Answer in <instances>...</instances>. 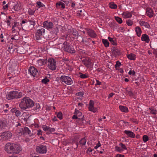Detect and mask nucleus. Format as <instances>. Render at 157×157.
Wrapping results in <instances>:
<instances>
[{
	"mask_svg": "<svg viewBox=\"0 0 157 157\" xmlns=\"http://www.w3.org/2000/svg\"><path fill=\"white\" fill-rule=\"evenodd\" d=\"M15 114L16 116L18 117L21 115V112L19 110H17L15 112Z\"/></svg>",
	"mask_w": 157,
	"mask_h": 157,
	"instance_id": "864d4df0",
	"label": "nucleus"
},
{
	"mask_svg": "<svg viewBox=\"0 0 157 157\" xmlns=\"http://www.w3.org/2000/svg\"><path fill=\"white\" fill-rule=\"evenodd\" d=\"M6 127L7 124L6 121H0V131L5 129Z\"/></svg>",
	"mask_w": 157,
	"mask_h": 157,
	"instance_id": "a211bd4d",
	"label": "nucleus"
},
{
	"mask_svg": "<svg viewBox=\"0 0 157 157\" xmlns=\"http://www.w3.org/2000/svg\"><path fill=\"white\" fill-rule=\"evenodd\" d=\"M88 77L86 74H83L81 73H80V75L79 76V77L82 78H87Z\"/></svg>",
	"mask_w": 157,
	"mask_h": 157,
	"instance_id": "8fccbe9b",
	"label": "nucleus"
},
{
	"mask_svg": "<svg viewBox=\"0 0 157 157\" xmlns=\"http://www.w3.org/2000/svg\"><path fill=\"white\" fill-rule=\"evenodd\" d=\"M29 72L30 73L31 75L35 76L38 72V71L34 67L31 66L29 69Z\"/></svg>",
	"mask_w": 157,
	"mask_h": 157,
	"instance_id": "ddd939ff",
	"label": "nucleus"
},
{
	"mask_svg": "<svg viewBox=\"0 0 157 157\" xmlns=\"http://www.w3.org/2000/svg\"><path fill=\"white\" fill-rule=\"evenodd\" d=\"M143 139L144 142H146L148 140V137L147 135H144L143 136Z\"/></svg>",
	"mask_w": 157,
	"mask_h": 157,
	"instance_id": "ea45409f",
	"label": "nucleus"
},
{
	"mask_svg": "<svg viewBox=\"0 0 157 157\" xmlns=\"http://www.w3.org/2000/svg\"><path fill=\"white\" fill-rule=\"evenodd\" d=\"M50 127H48L47 126H45L44 128V131H48L49 132V129L50 128Z\"/></svg>",
	"mask_w": 157,
	"mask_h": 157,
	"instance_id": "680f3d73",
	"label": "nucleus"
},
{
	"mask_svg": "<svg viewBox=\"0 0 157 157\" xmlns=\"http://www.w3.org/2000/svg\"><path fill=\"white\" fill-rule=\"evenodd\" d=\"M124 15L126 18H129L131 17L132 15L131 13H124Z\"/></svg>",
	"mask_w": 157,
	"mask_h": 157,
	"instance_id": "c03bdc74",
	"label": "nucleus"
},
{
	"mask_svg": "<svg viewBox=\"0 0 157 157\" xmlns=\"http://www.w3.org/2000/svg\"><path fill=\"white\" fill-rule=\"evenodd\" d=\"M33 105L34 102L32 100L29 98L24 97L19 104V107L21 109L25 110L28 108H31Z\"/></svg>",
	"mask_w": 157,
	"mask_h": 157,
	"instance_id": "f257e3e1",
	"label": "nucleus"
},
{
	"mask_svg": "<svg viewBox=\"0 0 157 157\" xmlns=\"http://www.w3.org/2000/svg\"><path fill=\"white\" fill-rule=\"evenodd\" d=\"M94 101L93 100H90L89 103V110L90 111L95 112L97 111V109L94 107Z\"/></svg>",
	"mask_w": 157,
	"mask_h": 157,
	"instance_id": "4468645a",
	"label": "nucleus"
},
{
	"mask_svg": "<svg viewBox=\"0 0 157 157\" xmlns=\"http://www.w3.org/2000/svg\"><path fill=\"white\" fill-rule=\"evenodd\" d=\"M101 146V144L99 141H98V143L94 147V148L96 149L98 148V147Z\"/></svg>",
	"mask_w": 157,
	"mask_h": 157,
	"instance_id": "bf43d9fd",
	"label": "nucleus"
},
{
	"mask_svg": "<svg viewBox=\"0 0 157 157\" xmlns=\"http://www.w3.org/2000/svg\"><path fill=\"white\" fill-rule=\"evenodd\" d=\"M96 83L95 84V86H97L98 85H100L101 84V82H99L98 80H96Z\"/></svg>",
	"mask_w": 157,
	"mask_h": 157,
	"instance_id": "69168bd1",
	"label": "nucleus"
},
{
	"mask_svg": "<svg viewBox=\"0 0 157 157\" xmlns=\"http://www.w3.org/2000/svg\"><path fill=\"white\" fill-rule=\"evenodd\" d=\"M108 39L111 43L114 45H117V43L116 42V39L114 40L113 38H112L109 36L108 37Z\"/></svg>",
	"mask_w": 157,
	"mask_h": 157,
	"instance_id": "c85d7f7f",
	"label": "nucleus"
},
{
	"mask_svg": "<svg viewBox=\"0 0 157 157\" xmlns=\"http://www.w3.org/2000/svg\"><path fill=\"white\" fill-rule=\"evenodd\" d=\"M22 130L20 131V132L19 133H21V135H25L27 134H28L31 135V132L29 128L27 127H25L24 128H21Z\"/></svg>",
	"mask_w": 157,
	"mask_h": 157,
	"instance_id": "9d476101",
	"label": "nucleus"
},
{
	"mask_svg": "<svg viewBox=\"0 0 157 157\" xmlns=\"http://www.w3.org/2000/svg\"><path fill=\"white\" fill-rule=\"evenodd\" d=\"M141 40L142 41H144L148 43L149 41V39L148 36L146 34H144L142 35L141 37Z\"/></svg>",
	"mask_w": 157,
	"mask_h": 157,
	"instance_id": "aec40b11",
	"label": "nucleus"
},
{
	"mask_svg": "<svg viewBox=\"0 0 157 157\" xmlns=\"http://www.w3.org/2000/svg\"><path fill=\"white\" fill-rule=\"evenodd\" d=\"M60 78L62 82H64L67 85H70L72 84V80L69 77L66 76H62L60 77Z\"/></svg>",
	"mask_w": 157,
	"mask_h": 157,
	"instance_id": "0eeeda50",
	"label": "nucleus"
},
{
	"mask_svg": "<svg viewBox=\"0 0 157 157\" xmlns=\"http://www.w3.org/2000/svg\"><path fill=\"white\" fill-rule=\"evenodd\" d=\"M116 157H124V155L121 154H117L116 155Z\"/></svg>",
	"mask_w": 157,
	"mask_h": 157,
	"instance_id": "774afa93",
	"label": "nucleus"
},
{
	"mask_svg": "<svg viewBox=\"0 0 157 157\" xmlns=\"http://www.w3.org/2000/svg\"><path fill=\"white\" fill-rule=\"evenodd\" d=\"M135 73H136L133 70V71L130 70L129 71V72H128V74L129 75H135Z\"/></svg>",
	"mask_w": 157,
	"mask_h": 157,
	"instance_id": "4d7b16f0",
	"label": "nucleus"
},
{
	"mask_svg": "<svg viewBox=\"0 0 157 157\" xmlns=\"http://www.w3.org/2000/svg\"><path fill=\"white\" fill-rule=\"evenodd\" d=\"M48 65L50 69L54 70L56 69V61L53 58H49L48 60Z\"/></svg>",
	"mask_w": 157,
	"mask_h": 157,
	"instance_id": "39448f33",
	"label": "nucleus"
},
{
	"mask_svg": "<svg viewBox=\"0 0 157 157\" xmlns=\"http://www.w3.org/2000/svg\"><path fill=\"white\" fill-rule=\"evenodd\" d=\"M139 23L141 25H144L147 28L150 27V25L147 22L143 21H140L139 22Z\"/></svg>",
	"mask_w": 157,
	"mask_h": 157,
	"instance_id": "bb28decb",
	"label": "nucleus"
},
{
	"mask_svg": "<svg viewBox=\"0 0 157 157\" xmlns=\"http://www.w3.org/2000/svg\"><path fill=\"white\" fill-rule=\"evenodd\" d=\"M119 109L122 112L127 113L128 111V108L126 106L120 105Z\"/></svg>",
	"mask_w": 157,
	"mask_h": 157,
	"instance_id": "b1692460",
	"label": "nucleus"
},
{
	"mask_svg": "<svg viewBox=\"0 0 157 157\" xmlns=\"http://www.w3.org/2000/svg\"><path fill=\"white\" fill-rule=\"evenodd\" d=\"M71 34L75 37L79 34L78 32L75 29H73L71 31Z\"/></svg>",
	"mask_w": 157,
	"mask_h": 157,
	"instance_id": "7c9ffc66",
	"label": "nucleus"
},
{
	"mask_svg": "<svg viewBox=\"0 0 157 157\" xmlns=\"http://www.w3.org/2000/svg\"><path fill=\"white\" fill-rule=\"evenodd\" d=\"M146 13L147 15L149 17H151L153 16V12L150 8H147L146 9Z\"/></svg>",
	"mask_w": 157,
	"mask_h": 157,
	"instance_id": "6ab92c4d",
	"label": "nucleus"
},
{
	"mask_svg": "<svg viewBox=\"0 0 157 157\" xmlns=\"http://www.w3.org/2000/svg\"><path fill=\"white\" fill-rule=\"evenodd\" d=\"M119 146L121 147V149H122L123 150V149H125V150L127 149V148L126 147V146H125V145L124 144H122V143H120L119 144Z\"/></svg>",
	"mask_w": 157,
	"mask_h": 157,
	"instance_id": "de8ad7c7",
	"label": "nucleus"
},
{
	"mask_svg": "<svg viewBox=\"0 0 157 157\" xmlns=\"http://www.w3.org/2000/svg\"><path fill=\"white\" fill-rule=\"evenodd\" d=\"M34 108L32 110L33 112H34L35 113H37L39 112V109L40 107V105L39 104L36 103L35 104H34Z\"/></svg>",
	"mask_w": 157,
	"mask_h": 157,
	"instance_id": "412c9836",
	"label": "nucleus"
},
{
	"mask_svg": "<svg viewBox=\"0 0 157 157\" xmlns=\"http://www.w3.org/2000/svg\"><path fill=\"white\" fill-rule=\"evenodd\" d=\"M57 117H58V118H59L60 120L62 119L63 118L62 113L61 112H59L57 114Z\"/></svg>",
	"mask_w": 157,
	"mask_h": 157,
	"instance_id": "a18cd8bd",
	"label": "nucleus"
},
{
	"mask_svg": "<svg viewBox=\"0 0 157 157\" xmlns=\"http://www.w3.org/2000/svg\"><path fill=\"white\" fill-rule=\"evenodd\" d=\"M14 45H12L11 46H10L9 48H8V51H9L10 52H12V51H13L14 50V49H13V50L11 51V49H12L13 48V47H14Z\"/></svg>",
	"mask_w": 157,
	"mask_h": 157,
	"instance_id": "052dcab7",
	"label": "nucleus"
},
{
	"mask_svg": "<svg viewBox=\"0 0 157 157\" xmlns=\"http://www.w3.org/2000/svg\"><path fill=\"white\" fill-rule=\"evenodd\" d=\"M63 47L65 51L71 53H75V52L73 47L69 45V44L67 42L65 41L63 43Z\"/></svg>",
	"mask_w": 157,
	"mask_h": 157,
	"instance_id": "20e7f679",
	"label": "nucleus"
},
{
	"mask_svg": "<svg viewBox=\"0 0 157 157\" xmlns=\"http://www.w3.org/2000/svg\"><path fill=\"white\" fill-rule=\"evenodd\" d=\"M76 95L77 96L81 97L83 96V94L82 92H80L77 93L76 94Z\"/></svg>",
	"mask_w": 157,
	"mask_h": 157,
	"instance_id": "e2e57ef3",
	"label": "nucleus"
},
{
	"mask_svg": "<svg viewBox=\"0 0 157 157\" xmlns=\"http://www.w3.org/2000/svg\"><path fill=\"white\" fill-rule=\"evenodd\" d=\"M115 18L117 22L119 24H121L122 22V20L121 18L118 17H115Z\"/></svg>",
	"mask_w": 157,
	"mask_h": 157,
	"instance_id": "c9c22d12",
	"label": "nucleus"
},
{
	"mask_svg": "<svg viewBox=\"0 0 157 157\" xmlns=\"http://www.w3.org/2000/svg\"><path fill=\"white\" fill-rule=\"evenodd\" d=\"M22 94L21 92H18L17 91H13L10 92L6 95V98L8 100H11L13 98H21Z\"/></svg>",
	"mask_w": 157,
	"mask_h": 157,
	"instance_id": "f03ea898",
	"label": "nucleus"
},
{
	"mask_svg": "<svg viewBox=\"0 0 157 157\" xmlns=\"http://www.w3.org/2000/svg\"><path fill=\"white\" fill-rule=\"evenodd\" d=\"M76 38L77 40L79 42H82V41H83V37L81 35L78 34V36H76Z\"/></svg>",
	"mask_w": 157,
	"mask_h": 157,
	"instance_id": "72a5a7b5",
	"label": "nucleus"
},
{
	"mask_svg": "<svg viewBox=\"0 0 157 157\" xmlns=\"http://www.w3.org/2000/svg\"><path fill=\"white\" fill-rule=\"evenodd\" d=\"M102 42L105 47H108L109 45V43L108 40L106 39H102Z\"/></svg>",
	"mask_w": 157,
	"mask_h": 157,
	"instance_id": "473e14b6",
	"label": "nucleus"
},
{
	"mask_svg": "<svg viewBox=\"0 0 157 157\" xmlns=\"http://www.w3.org/2000/svg\"><path fill=\"white\" fill-rule=\"evenodd\" d=\"M126 23L127 25L129 26H131L132 25V21L130 20L126 21Z\"/></svg>",
	"mask_w": 157,
	"mask_h": 157,
	"instance_id": "603ef678",
	"label": "nucleus"
},
{
	"mask_svg": "<svg viewBox=\"0 0 157 157\" xmlns=\"http://www.w3.org/2000/svg\"><path fill=\"white\" fill-rule=\"evenodd\" d=\"M41 36L39 34H37L36 33V39L38 40H40V36Z\"/></svg>",
	"mask_w": 157,
	"mask_h": 157,
	"instance_id": "13d9d810",
	"label": "nucleus"
},
{
	"mask_svg": "<svg viewBox=\"0 0 157 157\" xmlns=\"http://www.w3.org/2000/svg\"><path fill=\"white\" fill-rule=\"evenodd\" d=\"M126 91L128 93V94L130 97H132L134 95V93L131 90H127V88H125Z\"/></svg>",
	"mask_w": 157,
	"mask_h": 157,
	"instance_id": "4c0bfd02",
	"label": "nucleus"
},
{
	"mask_svg": "<svg viewBox=\"0 0 157 157\" xmlns=\"http://www.w3.org/2000/svg\"><path fill=\"white\" fill-rule=\"evenodd\" d=\"M14 25L13 26L12 28V29H13V32L14 30H15V29H13L16 26L17 24V22H14Z\"/></svg>",
	"mask_w": 157,
	"mask_h": 157,
	"instance_id": "0e129e2a",
	"label": "nucleus"
},
{
	"mask_svg": "<svg viewBox=\"0 0 157 157\" xmlns=\"http://www.w3.org/2000/svg\"><path fill=\"white\" fill-rule=\"evenodd\" d=\"M136 55L134 54L131 53L127 55V57L131 60H135L136 57Z\"/></svg>",
	"mask_w": 157,
	"mask_h": 157,
	"instance_id": "cd10ccee",
	"label": "nucleus"
},
{
	"mask_svg": "<svg viewBox=\"0 0 157 157\" xmlns=\"http://www.w3.org/2000/svg\"><path fill=\"white\" fill-rule=\"evenodd\" d=\"M72 119H77V121L78 122H82L83 123H86L85 121H84V116H83L82 118H78L77 114H75L73 115L72 117Z\"/></svg>",
	"mask_w": 157,
	"mask_h": 157,
	"instance_id": "2eb2a0df",
	"label": "nucleus"
},
{
	"mask_svg": "<svg viewBox=\"0 0 157 157\" xmlns=\"http://www.w3.org/2000/svg\"><path fill=\"white\" fill-rule=\"evenodd\" d=\"M21 150V148L19 144L13 143L11 154H18Z\"/></svg>",
	"mask_w": 157,
	"mask_h": 157,
	"instance_id": "423d86ee",
	"label": "nucleus"
},
{
	"mask_svg": "<svg viewBox=\"0 0 157 157\" xmlns=\"http://www.w3.org/2000/svg\"><path fill=\"white\" fill-rule=\"evenodd\" d=\"M12 136V133L9 131H6L1 133L0 135V140H6L10 139Z\"/></svg>",
	"mask_w": 157,
	"mask_h": 157,
	"instance_id": "7ed1b4c3",
	"label": "nucleus"
},
{
	"mask_svg": "<svg viewBox=\"0 0 157 157\" xmlns=\"http://www.w3.org/2000/svg\"><path fill=\"white\" fill-rule=\"evenodd\" d=\"M65 4L62 2H57L56 4V7L57 8H58L61 6V8L62 9H64L65 8Z\"/></svg>",
	"mask_w": 157,
	"mask_h": 157,
	"instance_id": "393cba45",
	"label": "nucleus"
},
{
	"mask_svg": "<svg viewBox=\"0 0 157 157\" xmlns=\"http://www.w3.org/2000/svg\"><path fill=\"white\" fill-rule=\"evenodd\" d=\"M80 12H78L77 13V16H82V15L85 16L86 15L87 13L85 12V10L83 9L82 10H80L79 11Z\"/></svg>",
	"mask_w": 157,
	"mask_h": 157,
	"instance_id": "a878e982",
	"label": "nucleus"
},
{
	"mask_svg": "<svg viewBox=\"0 0 157 157\" xmlns=\"http://www.w3.org/2000/svg\"><path fill=\"white\" fill-rule=\"evenodd\" d=\"M55 131L54 128H50L49 132H54Z\"/></svg>",
	"mask_w": 157,
	"mask_h": 157,
	"instance_id": "338daca9",
	"label": "nucleus"
},
{
	"mask_svg": "<svg viewBox=\"0 0 157 157\" xmlns=\"http://www.w3.org/2000/svg\"><path fill=\"white\" fill-rule=\"evenodd\" d=\"M124 133L129 137L134 138L135 137V134L131 131L125 130L124 131Z\"/></svg>",
	"mask_w": 157,
	"mask_h": 157,
	"instance_id": "f3484780",
	"label": "nucleus"
},
{
	"mask_svg": "<svg viewBox=\"0 0 157 157\" xmlns=\"http://www.w3.org/2000/svg\"><path fill=\"white\" fill-rule=\"evenodd\" d=\"M151 47L153 49L154 51H157V43H154L150 45Z\"/></svg>",
	"mask_w": 157,
	"mask_h": 157,
	"instance_id": "e433bc0d",
	"label": "nucleus"
},
{
	"mask_svg": "<svg viewBox=\"0 0 157 157\" xmlns=\"http://www.w3.org/2000/svg\"><path fill=\"white\" fill-rule=\"evenodd\" d=\"M49 79L47 78L46 77H45L42 80L41 82L43 83L46 84L47 82H49Z\"/></svg>",
	"mask_w": 157,
	"mask_h": 157,
	"instance_id": "37998d69",
	"label": "nucleus"
},
{
	"mask_svg": "<svg viewBox=\"0 0 157 157\" xmlns=\"http://www.w3.org/2000/svg\"><path fill=\"white\" fill-rule=\"evenodd\" d=\"M150 113L154 115H155L157 113V111L156 110H154L152 108H151L150 109Z\"/></svg>",
	"mask_w": 157,
	"mask_h": 157,
	"instance_id": "49530a36",
	"label": "nucleus"
},
{
	"mask_svg": "<svg viewBox=\"0 0 157 157\" xmlns=\"http://www.w3.org/2000/svg\"><path fill=\"white\" fill-rule=\"evenodd\" d=\"M36 151L39 153L44 154L47 151L46 147L43 145H40L36 147Z\"/></svg>",
	"mask_w": 157,
	"mask_h": 157,
	"instance_id": "6e6552de",
	"label": "nucleus"
},
{
	"mask_svg": "<svg viewBox=\"0 0 157 157\" xmlns=\"http://www.w3.org/2000/svg\"><path fill=\"white\" fill-rule=\"evenodd\" d=\"M87 33L88 35L91 37H95L96 36L94 31L92 30L89 29L87 30Z\"/></svg>",
	"mask_w": 157,
	"mask_h": 157,
	"instance_id": "4be33fe9",
	"label": "nucleus"
},
{
	"mask_svg": "<svg viewBox=\"0 0 157 157\" xmlns=\"http://www.w3.org/2000/svg\"><path fill=\"white\" fill-rule=\"evenodd\" d=\"M45 29L43 28H42L41 29H38L36 33L37 34H38L40 36H42L43 33H45Z\"/></svg>",
	"mask_w": 157,
	"mask_h": 157,
	"instance_id": "c756f323",
	"label": "nucleus"
},
{
	"mask_svg": "<svg viewBox=\"0 0 157 157\" xmlns=\"http://www.w3.org/2000/svg\"><path fill=\"white\" fill-rule=\"evenodd\" d=\"M121 65V63L119 61H117L116 62V64L115 65V67L117 70L118 69L117 67H119Z\"/></svg>",
	"mask_w": 157,
	"mask_h": 157,
	"instance_id": "09e8293b",
	"label": "nucleus"
},
{
	"mask_svg": "<svg viewBox=\"0 0 157 157\" xmlns=\"http://www.w3.org/2000/svg\"><path fill=\"white\" fill-rule=\"evenodd\" d=\"M30 15H33L34 14L35 11L31 9H30L28 11Z\"/></svg>",
	"mask_w": 157,
	"mask_h": 157,
	"instance_id": "5fc2aeb1",
	"label": "nucleus"
},
{
	"mask_svg": "<svg viewBox=\"0 0 157 157\" xmlns=\"http://www.w3.org/2000/svg\"><path fill=\"white\" fill-rule=\"evenodd\" d=\"M74 114H76L78 117H79L80 116H81L82 115V113L76 109H75Z\"/></svg>",
	"mask_w": 157,
	"mask_h": 157,
	"instance_id": "f704fd0d",
	"label": "nucleus"
},
{
	"mask_svg": "<svg viewBox=\"0 0 157 157\" xmlns=\"http://www.w3.org/2000/svg\"><path fill=\"white\" fill-rule=\"evenodd\" d=\"M109 7L112 9H115L117 7V5L113 2H110L109 4Z\"/></svg>",
	"mask_w": 157,
	"mask_h": 157,
	"instance_id": "2f4dec72",
	"label": "nucleus"
},
{
	"mask_svg": "<svg viewBox=\"0 0 157 157\" xmlns=\"http://www.w3.org/2000/svg\"><path fill=\"white\" fill-rule=\"evenodd\" d=\"M115 149L116 151H118L119 152H121V151H122L123 150L120 147H117V146H116L115 147Z\"/></svg>",
	"mask_w": 157,
	"mask_h": 157,
	"instance_id": "3c124183",
	"label": "nucleus"
},
{
	"mask_svg": "<svg viewBox=\"0 0 157 157\" xmlns=\"http://www.w3.org/2000/svg\"><path fill=\"white\" fill-rule=\"evenodd\" d=\"M13 144V143H9L6 144L5 150L8 153L11 154Z\"/></svg>",
	"mask_w": 157,
	"mask_h": 157,
	"instance_id": "1a4fd4ad",
	"label": "nucleus"
},
{
	"mask_svg": "<svg viewBox=\"0 0 157 157\" xmlns=\"http://www.w3.org/2000/svg\"><path fill=\"white\" fill-rule=\"evenodd\" d=\"M86 140L85 138L82 139L80 141V143L83 145H85L86 143Z\"/></svg>",
	"mask_w": 157,
	"mask_h": 157,
	"instance_id": "79ce46f5",
	"label": "nucleus"
},
{
	"mask_svg": "<svg viewBox=\"0 0 157 157\" xmlns=\"http://www.w3.org/2000/svg\"><path fill=\"white\" fill-rule=\"evenodd\" d=\"M111 49L112 53L114 56H119L121 55V51L117 47H113Z\"/></svg>",
	"mask_w": 157,
	"mask_h": 157,
	"instance_id": "9b49d317",
	"label": "nucleus"
},
{
	"mask_svg": "<svg viewBox=\"0 0 157 157\" xmlns=\"http://www.w3.org/2000/svg\"><path fill=\"white\" fill-rule=\"evenodd\" d=\"M82 62L83 64L87 67L90 66L91 65V60L89 58H87L85 59H83L82 60Z\"/></svg>",
	"mask_w": 157,
	"mask_h": 157,
	"instance_id": "dca6fc26",
	"label": "nucleus"
},
{
	"mask_svg": "<svg viewBox=\"0 0 157 157\" xmlns=\"http://www.w3.org/2000/svg\"><path fill=\"white\" fill-rule=\"evenodd\" d=\"M36 4L38 6V8L43 7L45 6V5L42 4L41 2L38 1L36 2Z\"/></svg>",
	"mask_w": 157,
	"mask_h": 157,
	"instance_id": "58836bf2",
	"label": "nucleus"
},
{
	"mask_svg": "<svg viewBox=\"0 0 157 157\" xmlns=\"http://www.w3.org/2000/svg\"><path fill=\"white\" fill-rule=\"evenodd\" d=\"M44 27L46 28L50 29L52 28L53 26V23L51 22H48V21H44L43 23Z\"/></svg>",
	"mask_w": 157,
	"mask_h": 157,
	"instance_id": "f8f14e48",
	"label": "nucleus"
},
{
	"mask_svg": "<svg viewBox=\"0 0 157 157\" xmlns=\"http://www.w3.org/2000/svg\"><path fill=\"white\" fill-rule=\"evenodd\" d=\"M137 35L138 36H140L141 33V31L140 28L139 26H136L135 29Z\"/></svg>",
	"mask_w": 157,
	"mask_h": 157,
	"instance_id": "5701e85b",
	"label": "nucleus"
},
{
	"mask_svg": "<svg viewBox=\"0 0 157 157\" xmlns=\"http://www.w3.org/2000/svg\"><path fill=\"white\" fill-rule=\"evenodd\" d=\"M29 21L30 22V24L33 27L35 24V22L34 19H31L29 20Z\"/></svg>",
	"mask_w": 157,
	"mask_h": 157,
	"instance_id": "a19ab883",
	"label": "nucleus"
},
{
	"mask_svg": "<svg viewBox=\"0 0 157 157\" xmlns=\"http://www.w3.org/2000/svg\"><path fill=\"white\" fill-rule=\"evenodd\" d=\"M82 44H85L86 45H87L89 44L87 39L86 40H84L83 39V41H82Z\"/></svg>",
	"mask_w": 157,
	"mask_h": 157,
	"instance_id": "6e6d98bb",
	"label": "nucleus"
}]
</instances>
